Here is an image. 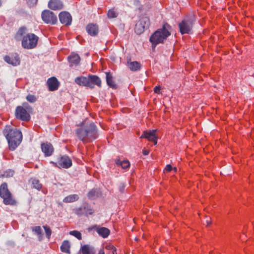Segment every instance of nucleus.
Instances as JSON below:
<instances>
[{"mask_svg":"<svg viewBox=\"0 0 254 254\" xmlns=\"http://www.w3.org/2000/svg\"><path fill=\"white\" fill-rule=\"evenodd\" d=\"M41 149L43 152L45 154V155L46 156H51L54 151L53 146L50 143H42Z\"/></svg>","mask_w":254,"mask_h":254,"instance_id":"19","label":"nucleus"},{"mask_svg":"<svg viewBox=\"0 0 254 254\" xmlns=\"http://www.w3.org/2000/svg\"><path fill=\"white\" fill-rule=\"evenodd\" d=\"M124 189V186L123 187V188H122V189Z\"/></svg>","mask_w":254,"mask_h":254,"instance_id":"47","label":"nucleus"},{"mask_svg":"<svg viewBox=\"0 0 254 254\" xmlns=\"http://www.w3.org/2000/svg\"><path fill=\"white\" fill-rule=\"evenodd\" d=\"M26 28L25 27H21L20 28L17 33V36H22L24 34L26 33Z\"/></svg>","mask_w":254,"mask_h":254,"instance_id":"36","label":"nucleus"},{"mask_svg":"<svg viewBox=\"0 0 254 254\" xmlns=\"http://www.w3.org/2000/svg\"><path fill=\"white\" fill-rule=\"evenodd\" d=\"M97 196V192L94 189L91 190L88 193V197L89 199H94Z\"/></svg>","mask_w":254,"mask_h":254,"instance_id":"33","label":"nucleus"},{"mask_svg":"<svg viewBox=\"0 0 254 254\" xmlns=\"http://www.w3.org/2000/svg\"><path fill=\"white\" fill-rule=\"evenodd\" d=\"M69 234L70 235H72V236L76 237L79 240H80L82 239L81 234L80 232H79L78 231L73 230V231H70Z\"/></svg>","mask_w":254,"mask_h":254,"instance_id":"32","label":"nucleus"},{"mask_svg":"<svg viewBox=\"0 0 254 254\" xmlns=\"http://www.w3.org/2000/svg\"><path fill=\"white\" fill-rule=\"evenodd\" d=\"M192 26V22L190 19H184L179 24L180 32L182 34L190 33Z\"/></svg>","mask_w":254,"mask_h":254,"instance_id":"10","label":"nucleus"},{"mask_svg":"<svg viewBox=\"0 0 254 254\" xmlns=\"http://www.w3.org/2000/svg\"><path fill=\"white\" fill-rule=\"evenodd\" d=\"M49 7L54 10L62 9L64 5L60 0H50L48 3Z\"/></svg>","mask_w":254,"mask_h":254,"instance_id":"18","label":"nucleus"},{"mask_svg":"<svg viewBox=\"0 0 254 254\" xmlns=\"http://www.w3.org/2000/svg\"><path fill=\"white\" fill-rule=\"evenodd\" d=\"M98 254H105V252H104V249H101L99 250Z\"/></svg>","mask_w":254,"mask_h":254,"instance_id":"42","label":"nucleus"},{"mask_svg":"<svg viewBox=\"0 0 254 254\" xmlns=\"http://www.w3.org/2000/svg\"><path fill=\"white\" fill-rule=\"evenodd\" d=\"M173 169V167H172V166L170 164H168L166 166L165 170L167 171V172H170L171 171H172Z\"/></svg>","mask_w":254,"mask_h":254,"instance_id":"38","label":"nucleus"},{"mask_svg":"<svg viewBox=\"0 0 254 254\" xmlns=\"http://www.w3.org/2000/svg\"><path fill=\"white\" fill-rule=\"evenodd\" d=\"M1 5V1L0 0V6Z\"/></svg>","mask_w":254,"mask_h":254,"instance_id":"46","label":"nucleus"},{"mask_svg":"<svg viewBox=\"0 0 254 254\" xmlns=\"http://www.w3.org/2000/svg\"><path fill=\"white\" fill-rule=\"evenodd\" d=\"M74 213L79 216L84 215L86 217L93 215L95 212L93 207L87 203H84L80 207L73 209Z\"/></svg>","mask_w":254,"mask_h":254,"instance_id":"6","label":"nucleus"},{"mask_svg":"<svg viewBox=\"0 0 254 254\" xmlns=\"http://www.w3.org/2000/svg\"><path fill=\"white\" fill-rule=\"evenodd\" d=\"M51 163L59 168L65 169L70 168L72 164L71 159L67 155L61 156L57 163L51 162Z\"/></svg>","mask_w":254,"mask_h":254,"instance_id":"7","label":"nucleus"},{"mask_svg":"<svg viewBox=\"0 0 254 254\" xmlns=\"http://www.w3.org/2000/svg\"><path fill=\"white\" fill-rule=\"evenodd\" d=\"M61 22L65 25H69L72 22V17L70 14L67 11H62L59 15Z\"/></svg>","mask_w":254,"mask_h":254,"instance_id":"14","label":"nucleus"},{"mask_svg":"<svg viewBox=\"0 0 254 254\" xmlns=\"http://www.w3.org/2000/svg\"><path fill=\"white\" fill-rule=\"evenodd\" d=\"M206 223H207V226H208V225H210V224H211V220H210V219H207V220H206Z\"/></svg>","mask_w":254,"mask_h":254,"instance_id":"43","label":"nucleus"},{"mask_svg":"<svg viewBox=\"0 0 254 254\" xmlns=\"http://www.w3.org/2000/svg\"><path fill=\"white\" fill-rule=\"evenodd\" d=\"M170 26L168 24L165 23L162 28L156 31L149 39L152 45L156 46L157 44L163 43L164 40L170 35Z\"/></svg>","mask_w":254,"mask_h":254,"instance_id":"3","label":"nucleus"},{"mask_svg":"<svg viewBox=\"0 0 254 254\" xmlns=\"http://www.w3.org/2000/svg\"><path fill=\"white\" fill-rule=\"evenodd\" d=\"M32 185L33 188L39 190H40L41 189L42 187V185L40 183L39 181L35 179L32 180Z\"/></svg>","mask_w":254,"mask_h":254,"instance_id":"30","label":"nucleus"},{"mask_svg":"<svg viewBox=\"0 0 254 254\" xmlns=\"http://www.w3.org/2000/svg\"><path fill=\"white\" fill-rule=\"evenodd\" d=\"M106 78L108 85L110 87L114 88L116 86V84L113 80V76L110 72H106Z\"/></svg>","mask_w":254,"mask_h":254,"instance_id":"27","label":"nucleus"},{"mask_svg":"<svg viewBox=\"0 0 254 254\" xmlns=\"http://www.w3.org/2000/svg\"><path fill=\"white\" fill-rule=\"evenodd\" d=\"M42 18L47 24H55L57 22V17L52 11L45 10L42 13Z\"/></svg>","mask_w":254,"mask_h":254,"instance_id":"9","label":"nucleus"},{"mask_svg":"<svg viewBox=\"0 0 254 254\" xmlns=\"http://www.w3.org/2000/svg\"><path fill=\"white\" fill-rule=\"evenodd\" d=\"M127 66L131 71H137L140 68L141 65L138 62H127Z\"/></svg>","mask_w":254,"mask_h":254,"instance_id":"25","label":"nucleus"},{"mask_svg":"<svg viewBox=\"0 0 254 254\" xmlns=\"http://www.w3.org/2000/svg\"><path fill=\"white\" fill-rule=\"evenodd\" d=\"M108 17L109 18H116L118 16V13L114 8L110 9L108 12Z\"/></svg>","mask_w":254,"mask_h":254,"instance_id":"31","label":"nucleus"},{"mask_svg":"<svg viewBox=\"0 0 254 254\" xmlns=\"http://www.w3.org/2000/svg\"><path fill=\"white\" fill-rule=\"evenodd\" d=\"M161 88L160 86H155L154 88V91L156 93L159 94L160 93Z\"/></svg>","mask_w":254,"mask_h":254,"instance_id":"39","label":"nucleus"},{"mask_svg":"<svg viewBox=\"0 0 254 254\" xmlns=\"http://www.w3.org/2000/svg\"><path fill=\"white\" fill-rule=\"evenodd\" d=\"M150 24L149 19L147 17L140 18L135 26L134 30L137 34L142 33L145 29L148 28Z\"/></svg>","mask_w":254,"mask_h":254,"instance_id":"8","label":"nucleus"},{"mask_svg":"<svg viewBox=\"0 0 254 254\" xmlns=\"http://www.w3.org/2000/svg\"><path fill=\"white\" fill-rule=\"evenodd\" d=\"M124 189V186L123 187V188H122V189Z\"/></svg>","mask_w":254,"mask_h":254,"instance_id":"48","label":"nucleus"},{"mask_svg":"<svg viewBox=\"0 0 254 254\" xmlns=\"http://www.w3.org/2000/svg\"><path fill=\"white\" fill-rule=\"evenodd\" d=\"M3 133L7 140L9 149L14 150L22 141L21 132L16 128L8 127L4 129Z\"/></svg>","mask_w":254,"mask_h":254,"instance_id":"2","label":"nucleus"},{"mask_svg":"<svg viewBox=\"0 0 254 254\" xmlns=\"http://www.w3.org/2000/svg\"><path fill=\"white\" fill-rule=\"evenodd\" d=\"M32 230L34 232L38 237V238L41 240L43 238L42 231L40 226H37L33 227Z\"/></svg>","mask_w":254,"mask_h":254,"instance_id":"29","label":"nucleus"},{"mask_svg":"<svg viewBox=\"0 0 254 254\" xmlns=\"http://www.w3.org/2000/svg\"><path fill=\"white\" fill-rule=\"evenodd\" d=\"M47 83L49 90L51 91L57 90L59 86V82L55 77H52L48 79Z\"/></svg>","mask_w":254,"mask_h":254,"instance_id":"17","label":"nucleus"},{"mask_svg":"<svg viewBox=\"0 0 254 254\" xmlns=\"http://www.w3.org/2000/svg\"><path fill=\"white\" fill-rule=\"evenodd\" d=\"M43 228L45 230V234H46V236L47 238L48 239H49L51 237V234H52V231H51L50 228L47 225L43 226Z\"/></svg>","mask_w":254,"mask_h":254,"instance_id":"34","label":"nucleus"},{"mask_svg":"<svg viewBox=\"0 0 254 254\" xmlns=\"http://www.w3.org/2000/svg\"><path fill=\"white\" fill-rule=\"evenodd\" d=\"M38 37L33 33H29L23 37L22 46L27 49H33L37 45Z\"/></svg>","mask_w":254,"mask_h":254,"instance_id":"5","label":"nucleus"},{"mask_svg":"<svg viewBox=\"0 0 254 254\" xmlns=\"http://www.w3.org/2000/svg\"><path fill=\"white\" fill-rule=\"evenodd\" d=\"M116 164L121 166L124 169H126L130 167V163L127 160H124L123 161L119 159L116 162Z\"/></svg>","mask_w":254,"mask_h":254,"instance_id":"28","label":"nucleus"},{"mask_svg":"<svg viewBox=\"0 0 254 254\" xmlns=\"http://www.w3.org/2000/svg\"><path fill=\"white\" fill-rule=\"evenodd\" d=\"M110 254H117L116 252V249L115 248L113 249Z\"/></svg>","mask_w":254,"mask_h":254,"instance_id":"41","label":"nucleus"},{"mask_svg":"<svg viewBox=\"0 0 254 254\" xmlns=\"http://www.w3.org/2000/svg\"><path fill=\"white\" fill-rule=\"evenodd\" d=\"M93 229L95 230L98 235L103 238H107L110 234V231L107 228L100 227L96 225L89 228V230Z\"/></svg>","mask_w":254,"mask_h":254,"instance_id":"13","label":"nucleus"},{"mask_svg":"<svg viewBox=\"0 0 254 254\" xmlns=\"http://www.w3.org/2000/svg\"><path fill=\"white\" fill-rule=\"evenodd\" d=\"M15 116L18 119L24 121H28L30 116L25 109L22 106H18L15 110Z\"/></svg>","mask_w":254,"mask_h":254,"instance_id":"11","label":"nucleus"},{"mask_svg":"<svg viewBox=\"0 0 254 254\" xmlns=\"http://www.w3.org/2000/svg\"><path fill=\"white\" fill-rule=\"evenodd\" d=\"M4 60L8 64L13 66H17L20 64V60L17 54H14L11 56H5L4 57Z\"/></svg>","mask_w":254,"mask_h":254,"instance_id":"15","label":"nucleus"},{"mask_svg":"<svg viewBox=\"0 0 254 254\" xmlns=\"http://www.w3.org/2000/svg\"><path fill=\"white\" fill-rule=\"evenodd\" d=\"M172 170H173L175 172H176L177 171V168L176 167L173 168Z\"/></svg>","mask_w":254,"mask_h":254,"instance_id":"45","label":"nucleus"},{"mask_svg":"<svg viewBox=\"0 0 254 254\" xmlns=\"http://www.w3.org/2000/svg\"><path fill=\"white\" fill-rule=\"evenodd\" d=\"M61 250L63 253L70 254V244L68 241L64 240L63 241L61 246Z\"/></svg>","mask_w":254,"mask_h":254,"instance_id":"23","label":"nucleus"},{"mask_svg":"<svg viewBox=\"0 0 254 254\" xmlns=\"http://www.w3.org/2000/svg\"><path fill=\"white\" fill-rule=\"evenodd\" d=\"M142 153L144 155H147L149 154V151L147 150H143Z\"/></svg>","mask_w":254,"mask_h":254,"instance_id":"40","label":"nucleus"},{"mask_svg":"<svg viewBox=\"0 0 254 254\" xmlns=\"http://www.w3.org/2000/svg\"><path fill=\"white\" fill-rule=\"evenodd\" d=\"M0 196L3 199V202L5 205H15L16 204V200L8 190L5 183H2L0 186Z\"/></svg>","mask_w":254,"mask_h":254,"instance_id":"4","label":"nucleus"},{"mask_svg":"<svg viewBox=\"0 0 254 254\" xmlns=\"http://www.w3.org/2000/svg\"><path fill=\"white\" fill-rule=\"evenodd\" d=\"M75 133L78 139L83 143L92 142L96 139L98 135L97 127L93 123L76 129Z\"/></svg>","mask_w":254,"mask_h":254,"instance_id":"1","label":"nucleus"},{"mask_svg":"<svg viewBox=\"0 0 254 254\" xmlns=\"http://www.w3.org/2000/svg\"><path fill=\"white\" fill-rule=\"evenodd\" d=\"M88 77L79 76L75 79V82L79 85L88 87Z\"/></svg>","mask_w":254,"mask_h":254,"instance_id":"24","label":"nucleus"},{"mask_svg":"<svg viewBox=\"0 0 254 254\" xmlns=\"http://www.w3.org/2000/svg\"><path fill=\"white\" fill-rule=\"evenodd\" d=\"M9 174L8 175V176H12L13 175L14 172L12 171H9Z\"/></svg>","mask_w":254,"mask_h":254,"instance_id":"44","label":"nucleus"},{"mask_svg":"<svg viewBox=\"0 0 254 254\" xmlns=\"http://www.w3.org/2000/svg\"><path fill=\"white\" fill-rule=\"evenodd\" d=\"M115 247L112 245H111V244H108V245H107L106 246H105V249L106 250H110V251H112L113 249H114Z\"/></svg>","mask_w":254,"mask_h":254,"instance_id":"37","label":"nucleus"},{"mask_svg":"<svg viewBox=\"0 0 254 254\" xmlns=\"http://www.w3.org/2000/svg\"><path fill=\"white\" fill-rule=\"evenodd\" d=\"M88 80L89 82L88 87L93 88L95 85L99 87L101 86V80L100 78L96 75H89L88 76Z\"/></svg>","mask_w":254,"mask_h":254,"instance_id":"16","label":"nucleus"},{"mask_svg":"<svg viewBox=\"0 0 254 254\" xmlns=\"http://www.w3.org/2000/svg\"><path fill=\"white\" fill-rule=\"evenodd\" d=\"M80 251L82 254H95L94 248L88 245H84L81 247Z\"/></svg>","mask_w":254,"mask_h":254,"instance_id":"22","label":"nucleus"},{"mask_svg":"<svg viewBox=\"0 0 254 254\" xmlns=\"http://www.w3.org/2000/svg\"><path fill=\"white\" fill-rule=\"evenodd\" d=\"M26 99L30 103H34L37 100L36 97L34 95L31 94H28L26 97Z\"/></svg>","mask_w":254,"mask_h":254,"instance_id":"35","label":"nucleus"},{"mask_svg":"<svg viewBox=\"0 0 254 254\" xmlns=\"http://www.w3.org/2000/svg\"><path fill=\"white\" fill-rule=\"evenodd\" d=\"M79 196L76 194L69 195L63 199V202L64 203H71L78 200Z\"/></svg>","mask_w":254,"mask_h":254,"instance_id":"26","label":"nucleus"},{"mask_svg":"<svg viewBox=\"0 0 254 254\" xmlns=\"http://www.w3.org/2000/svg\"><path fill=\"white\" fill-rule=\"evenodd\" d=\"M68 61L70 63V66H72L74 65H77L79 64L80 58L78 55L74 53L71 54L68 57Z\"/></svg>","mask_w":254,"mask_h":254,"instance_id":"21","label":"nucleus"},{"mask_svg":"<svg viewBox=\"0 0 254 254\" xmlns=\"http://www.w3.org/2000/svg\"><path fill=\"white\" fill-rule=\"evenodd\" d=\"M86 31L88 34L92 36L97 35L99 32L98 27L97 25L94 24H89L86 26Z\"/></svg>","mask_w":254,"mask_h":254,"instance_id":"20","label":"nucleus"},{"mask_svg":"<svg viewBox=\"0 0 254 254\" xmlns=\"http://www.w3.org/2000/svg\"><path fill=\"white\" fill-rule=\"evenodd\" d=\"M156 130H145L140 136V138H146L149 141H152L154 145L157 143V135L156 133Z\"/></svg>","mask_w":254,"mask_h":254,"instance_id":"12","label":"nucleus"}]
</instances>
